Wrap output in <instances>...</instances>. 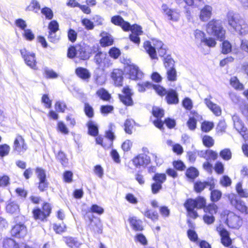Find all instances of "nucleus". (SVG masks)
Segmentation results:
<instances>
[{"instance_id":"1","label":"nucleus","mask_w":248,"mask_h":248,"mask_svg":"<svg viewBox=\"0 0 248 248\" xmlns=\"http://www.w3.org/2000/svg\"><path fill=\"white\" fill-rule=\"evenodd\" d=\"M227 20L229 26L239 34L246 35L248 34V25L238 14L229 11L227 15Z\"/></svg>"},{"instance_id":"2","label":"nucleus","mask_w":248,"mask_h":248,"mask_svg":"<svg viewBox=\"0 0 248 248\" xmlns=\"http://www.w3.org/2000/svg\"><path fill=\"white\" fill-rule=\"evenodd\" d=\"M205 199L202 196H198L196 199H188L184 203V206L186 208L188 216L193 219L198 217L197 212L195 208L202 209L206 204Z\"/></svg>"},{"instance_id":"3","label":"nucleus","mask_w":248,"mask_h":248,"mask_svg":"<svg viewBox=\"0 0 248 248\" xmlns=\"http://www.w3.org/2000/svg\"><path fill=\"white\" fill-rule=\"evenodd\" d=\"M206 31L209 34L220 41L225 38L226 31L223 27L222 21L219 20L210 21L206 25Z\"/></svg>"},{"instance_id":"4","label":"nucleus","mask_w":248,"mask_h":248,"mask_svg":"<svg viewBox=\"0 0 248 248\" xmlns=\"http://www.w3.org/2000/svg\"><path fill=\"white\" fill-rule=\"evenodd\" d=\"M163 43L157 39H154L152 42L146 41L144 43V47L152 59L157 58L156 49L163 46Z\"/></svg>"},{"instance_id":"5","label":"nucleus","mask_w":248,"mask_h":248,"mask_svg":"<svg viewBox=\"0 0 248 248\" xmlns=\"http://www.w3.org/2000/svg\"><path fill=\"white\" fill-rule=\"evenodd\" d=\"M233 127L242 136L244 140L248 141V130L240 117L236 114L232 116Z\"/></svg>"},{"instance_id":"6","label":"nucleus","mask_w":248,"mask_h":248,"mask_svg":"<svg viewBox=\"0 0 248 248\" xmlns=\"http://www.w3.org/2000/svg\"><path fill=\"white\" fill-rule=\"evenodd\" d=\"M137 88L139 92H144L146 89L153 88L158 94L166 93V89L159 85H154L152 83L146 81L139 82L137 85Z\"/></svg>"},{"instance_id":"7","label":"nucleus","mask_w":248,"mask_h":248,"mask_svg":"<svg viewBox=\"0 0 248 248\" xmlns=\"http://www.w3.org/2000/svg\"><path fill=\"white\" fill-rule=\"evenodd\" d=\"M51 208L48 203H46L43 205V209L39 208L34 209L32 213L35 220L44 221L51 213Z\"/></svg>"},{"instance_id":"8","label":"nucleus","mask_w":248,"mask_h":248,"mask_svg":"<svg viewBox=\"0 0 248 248\" xmlns=\"http://www.w3.org/2000/svg\"><path fill=\"white\" fill-rule=\"evenodd\" d=\"M99 46L98 45H93L91 49V53L97 52L94 56V61L99 67H101L103 63L106 64V62H108V57L106 53L99 51Z\"/></svg>"},{"instance_id":"9","label":"nucleus","mask_w":248,"mask_h":248,"mask_svg":"<svg viewBox=\"0 0 248 248\" xmlns=\"http://www.w3.org/2000/svg\"><path fill=\"white\" fill-rule=\"evenodd\" d=\"M125 71L129 78L132 80H140L143 78V73L139 67L134 64L128 65L125 67Z\"/></svg>"},{"instance_id":"10","label":"nucleus","mask_w":248,"mask_h":248,"mask_svg":"<svg viewBox=\"0 0 248 248\" xmlns=\"http://www.w3.org/2000/svg\"><path fill=\"white\" fill-rule=\"evenodd\" d=\"M208 186H209V189H214L215 187V181L212 177L208 178L207 181L203 182L197 181L194 184V189L198 193H201Z\"/></svg>"},{"instance_id":"11","label":"nucleus","mask_w":248,"mask_h":248,"mask_svg":"<svg viewBox=\"0 0 248 248\" xmlns=\"http://www.w3.org/2000/svg\"><path fill=\"white\" fill-rule=\"evenodd\" d=\"M150 162V156L144 154H139L132 159L134 165L137 168H140L141 167L145 168Z\"/></svg>"},{"instance_id":"12","label":"nucleus","mask_w":248,"mask_h":248,"mask_svg":"<svg viewBox=\"0 0 248 248\" xmlns=\"http://www.w3.org/2000/svg\"><path fill=\"white\" fill-rule=\"evenodd\" d=\"M217 231L220 236L221 243L225 247H229L232 243L229 232L221 225L217 227Z\"/></svg>"},{"instance_id":"13","label":"nucleus","mask_w":248,"mask_h":248,"mask_svg":"<svg viewBox=\"0 0 248 248\" xmlns=\"http://www.w3.org/2000/svg\"><path fill=\"white\" fill-rule=\"evenodd\" d=\"M226 222L230 228L233 229H239L242 224V220L239 217L232 212L227 215Z\"/></svg>"},{"instance_id":"14","label":"nucleus","mask_w":248,"mask_h":248,"mask_svg":"<svg viewBox=\"0 0 248 248\" xmlns=\"http://www.w3.org/2000/svg\"><path fill=\"white\" fill-rule=\"evenodd\" d=\"M152 114L156 119L154 120L153 123L154 125L159 129H161L163 126V123L161 120V118L164 116V110L157 107H154L152 109Z\"/></svg>"},{"instance_id":"15","label":"nucleus","mask_w":248,"mask_h":248,"mask_svg":"<svg viewBox=\"0 0 248 248\" xmlns=\"http://www.w3.org/2000/svg\"><path fill=\"white\" fill-rule=\"evenodd\" d=\"M123 92L124 94L119 96L121 101L126 106H132L133 102L131 97L133 94L131 90L128 86H126L123 88Z\"/></svg>"},{"instance_id":"16","label":"nucleus","mask_w":248,"mask_h":248,"mask_svg":"<svg viewBox=\"0 0 248 248\" xmlns=\"http://www.w3.org/2000/svg\"><path fill=\"white\" fill-rule=\"evenodd\" d=\"M11 233L13 236L23 238L27 233L26 227L23 224H16L12 228Z\"/></svg>"},{"instance_id":"17","label":"nucleus","mask_w":248,"mask_h":248,"mask_svg":"<svg viewBox=\"0 0 248 248\" xmlns=\"http://www.w3.org/2000/svg\"><path fill=\"white\" fill-rule=\"evenodd\" d=\"M11 233L13 236L23 238L27 233L26 227L23 224H16L12 228Z\"/></svg>"},{"instance_id":"18","label":"nucleus","mask_w":248,"mask_h":248,"mask_svg":"<svg viewBox=\"0 0 248 248\" xmlns=\"http://www.w3.org/2000/svg\"><path fill=\"white\" fill-rule=\"evenodd\" d=\"M111 22L115 25L121 27L125 31H129L130 28V24L124 20L120 16H114L111 18Z\"/></svg>"},{"instance_id":"19","label":"nucleus","mask_w":248,"mask_h":248,"mask_svg":"<svg viewBox=\"0 0 248 248\" xmlns=\"http://www.w3.org/2000/svg\"><path fill=\"white\" fill-rule=\"evenodd\" d=\"M123 72L119 69H114L111 73V78L116 86H122L123 82Z\"/></svg>"},{"instance_id":"20","label":"nucleus","mask_w":248,"mask_h":248,"mask_svg":"<svg viewBox=\"0 0 248 248\" xmlns=\"http://www.w3.org/2000/svg\"><path fill=\"white\" fill-rule=\"evenodd\" d=\"M211 98L212 96L209 95L208 98L204 99V102L206 106L216 116H220L221 114V109L218 105L211 101Z\"/></svg>"},{"instance_id":"21","label":"nucleus","mask_w":248,"mask_h":248,"mask_svg":"<svg viewBox=\"0 0 248 248\" xmlns=\"http://www.w3.org/2000/svg\"><path fill=\"white\" fill-rule=\"evenodd\" d=\"M7 213L13 215H17L20 212V208L18 203L14 201L8 202L5 208Z\"/></svg>"},{"instance_id":"22","label":"nucleus","mask_w":248,"mask_h":248,"mask_svg":"<svg viewBox=\"0 0 248 248\" xmlns=\"http://www.w3.org/2000/svg\"><path fill=\"white\" fill-rule=\"evenodd\" d=\"M165 94H166V99L168 104H175L178 103V94L175 90L173 89H170L168 91L166 90L165 93L159 95H164Z\"/></svg>"},{"instance_id":"23","label":"nucleus","mask_w":248,"mask_h":248,"mask_svg":"<svg viewBox=\"0 0 248 248\" xmlns=\"http://www.w3.org/2000/svg\"><path fill=\"white\" fill-rule=\"evenodd\" d=\"M162 10L167 16L169 20L177 21L179 19V13L176 10L169 9L166 5H162Z\"/></svg>"},{"instance_id":"24","label":"nucleus","mask_w":248,"mask_h":248,"mask_svg":"<svg viewBox=\"0 0 248 248\" xmlns=\"http://www.w3.org/2000/svg\"><path fill=\"white\" fill-rule=\"evenodd\" d=\"M15 24L17 27L22 30H24V35L25 37L28 40H31V31L30 30H25L27 24L24 20L21 18L16 19L15 21Z\"/></svg>"},{"instance_id":"25","label":"nucleus","mask_w":248,"mask_h":248,"mask_svg":"<svg viewBox=\"0 0 248 248\" xmlns=\"http://www.w3.org/2000/svg\"><path fill=\"white\" fill-rule=\"evenodd\" d=\"M212 12V7L208 5H205L201 9L200 18L202 21H206L210 18Z\"/></svg>"},{"instance_id":"26","label":"nucleus","mask_w":248,"mask_h":248,"mask_svg":"<svg viewBox=\"0 0 248 248\" xmlns=\"http://www.w3.org/2000/svg\"><path fill=\"white\" fill-rule=\"evenodd\" d=\"M14 149L18 153L25 151L27 146L24 143V140L20 136H17L14 141Z\"/></svg>"},{"instance_id":"27","label":"nucleus","mask_w":248,"mask_h":248,"mask_svg":"<svg viewBox=\"0 0 248 248\" xmlns=\"http://www.w3.org/2000/svg\"><path fill=\"white\" fill-rule=\"evenodd\" d=\"M3 247L4 248H30L26 244H22L20 246L13 239L7 238L4 240Z\"/></svg>"},{"instance_id":"28","label":"nucleus","mask_w":248,"mask_h":248,"mask_svg":"<svg viewBox=\"0 0 248 248\" xmlns=\"http://www.w3.org/2000/svg\"><path fill=\"white\" fill-rule=\"evenodd\" d=\"M129 221L130 225L134 231H141L143 230L142 222L141 220L138 219L135 217H133L129 218Z\"/></svg>"},{"instance_id":"29","label":"nucleus","mask_w":248,"mask_h":248,"mask_svg":"<svg viewBox=\"0 0 248 248\" xmlns=\"http://www.w3.org/2000/svg\"><path fill=\"white\" fill-rule=\"evenodd\" d=\"M64 241L70 248H78L81 245L77 238L72 237H64Z\"/></svg>"},{"instance_id":"30","label":"nucleus","mask_w":248,"mask_h":248,"mask_svg":"<svg viewBox=\"0 0 248 248\" xmlns=\"http://www.w3.org/2000/svg\"><path fill=\"white\" fill-rule=\"evenodd\" d=\"M88 133L91 136L95 137L98 134V128L97 125L92 121H89L87 124Z\"/></svg>"},{"instance_id":"31","label":"nucleus","mask_w":248,"mask_h":248,"mask_svg":"<svg viewBox=\"0 0 248 248\" xmlns=\"http://www.w3.org/2000/svg\"><path fill=\"white\" fill-rule=\"evenodd\" d=\"M178 4L185 2L188 6L198 7L203 3V0H175Z\"/></svg>"},{"instance_id":"32","label":"nucleus","mask_w":248,"mask_h":248,"mask_svg":"<svg viewBox=\"0 0 248 248\" xmlns=\"http://www.w3.org/2000/svg\"><path fill=\"white\" fill-rule=\"evenodd\" d=\"M199 172L198 170L193 167H191L187 169L186 172V177L192 181L199 176Z\"/></svg>"},{"instance_id":"33","label":"nucleus","mask_w":248,"mask_h":248,"mask_svg":"<svg viewBox=\"0 0 248 248\" xmlns=\"http://www.w3.org/2000/svg\"><path fill=\"white\" fill-rule=\"evenodd\" d=\"M76 73L78 77L83 79H86L90 77V74L88 70L83 67L77 68Z\"/></svg>"},{"instance_id":"34","label":"nucleus","mask_w":248,"mask_h":248,"mask_svg":"<svg viewBox=\"0 0 248 248\" xmlns=\"http://www.w3.org/2000/svg\"><path fill=\"white\" fill-rule=\"evenodd\" d=\"M204 210V211L206 214H209V215H213L216 214L217 211L218 207L214 203H209L207 206L206 204L202 208Z\"/></svg>"},{"instance_id":"35","label":"nucleus","mask_w":248,"mask_h":248,"mask_svg":"<svg viewBox=\"0 0 248 248\" xmlns=\"http://www.w3.org/2000/svg\"><path fill=\"white\" fill-rule=\"evenodd\" d=\"M193 35L194 36V40L197 43H202L205 38L204 32L200 30H196L194 31Z\"/></svg>"},{"instance_id":"36","label":"nucleus","mask_w":248,"mask_h":248,"mask_svg":"<svg viewBox=\"0 0 248 248\" xmlns=\"http://www.w3.org/2000/svg\"><path fill=\"white\" fill-rule=\"evenodd\" d=\"M236 190L239 196L242 198L248 197V189L243 188L242 184L239 182L236 186Z\"/></svg>"},{"instance_id":"37","label":"nucleus","mask_w":248,"mask_h":248,"mask_svg":"<svg viewBox=\"0 0 248 248\" xmlns=\"http://www.w3.org/2000/svg\"><path fill=\"white\" fill-rule=\"evenodd\" d=\"M230 83L231 85L236 90H242L244 89V85L240 82L236 77H232L230 79Z\"/></svg>"},{"instance_id":"38","label":"nucleus","mask_w":248,"mask_h":248,"mask_svg":"<svg viewBox=\"0 0 248 248\" xmlns=\"http://www.w3.org/2000/svg\"><path fill=\"white\" fill-rule=\"evenodd\" d=\"M209 190L211 191V201L214 202L218 201L222 196V192L220 190L214 189V188Z\"/></svg>"},{"instance_id":"39","label":"nucleus","mask_w":248,"mask_h":248,"mask_svg":"<svg viewBox=\"0 0 248 248\" xmlns=\"http://www.w3.org/2000/svg\"><path fill=\"white\" fill-rule=\"evenodd\" d=\"M35 174L39 181L47 180L46 171L41 167H37L35 170Z\"/></svg>"},{"instance_id":"40","label":"nucleus","mask_w":248,"mask_h":248,"mask_svg":"<svg viewBox=\"0 0 248 248\" xmlns=\"http://www.w3.org/2000/svg\"><path fill=\"white\" fill-rule=\"evenodd\" d=\"M167 179L166 175L165 173H156L153 177V180L157 183L162 185Z\"/></svg>"},{"instance_id":"41","label":"nucleus","mask_w":248,"mask_h":248,"mask_svg":"<svg viewBox=\"0 0 248 248\" xmlns=\"http://www.w3.org/2000/svg\"><path fill=\"white\" fill-rule=\"evenodd\" d=\"M203 144L206 147L210 148L214 144V140L210 136L204 135L202 138Z\"/></svg>"},{"instance_id":"42","label":"nucleus","mask_w":248,"mask_h":248,"mask_svg":"<svg viewBox=\"0 0 248 248\" xmlns=\"http://www.w3.org/2000/svg\"><path fill=\"white\" fill-rule=\"evenodd\" d=\"M78 47L77 57L83 60L88 59L89 58V55L84 48L81 47L80 46H78Z\"/></svg>"},{"instance_id":"43","label":"nucleus","mask_w":248,"mask_h":248,"mask_svg":"<svg viewBox=\"0 0 248 248\" xmlns=\"http://www.w3.org/2000/svg\"><path fill=\"white\" fill-rule=\"evenodd\" d=\"M21 55L22 58H23L25 62L26 63L27 65L31 67V54L30 51H27L25 49H21L20 50Z\"/></svg>"},{"instance_id":"44","label":"nucleus","mask_w":248,"mask_h":248,"mask_svg":"<svg viewBox=\"0 0 248 248\" xmlns=\"http://www.w3.org/2000/svg\"><path fill=\"white\" fill-rule=\"evenodd\" d=\"M41 12L45 16L46 19L51 20L53 18V12L50 8L45 7L41 9Z\"/></svg>"},{"instance_id":"45","label":"nucleus","mask_w":248,"mask_h":248,"mask_svg":"<svg viewBox=\"0 0 248 248\" xmlns=\"http://www.w3.org/2000/svg\"><path fill=\"white\" fill-rule=\"evenodd\" d=\"M214 124L213 122L204 121L202 123L201 129L204 132H208L214 127Z\"/></svg>"},{"instance_id":"46","label":"nucleus","mask_w":248,"mask_h":248,"mask_svg":"<svg viewBox=\"0 0 248 248\" xmlns=\"http://www.w3.org/2000/svg\"><path fill=\"white\" fill-rule=\"evenodd\" d=\"M44 74L47 78L55 79L58 77V74L53 70L48 68H45L44 69Z\"/></svg>"},{"instance_id":"47","label":"nucleus","mask_w":248,"mask_h":248,"mask_svg":"<svg viewBox=\"0 0 248 248\" xmlns=\"http://www.w3.org/2000/svg\"><path fill=\"white\" fill-rule=\"evenodd\" d=\"M134 121L132 119H127L126 120L124 126L125 132L128 134H131L132 133V128L133 127V123Z\"/></svg>"},{"instance_id":"48","label":"nucleus","mask_w":248,"mask_h":248,"mask_svg":"<svg viewBox=\"0 0 248 248\" xmlns=\"http://www.w3.org/2000/svg\"><path fill=\"white\" fill-rule=\"evenodd\" d=\"M144 215L154 221L158 219V213L156 211H152L150 210L147 209L144 213Z\"/></svg>"},{"instance_id":"49","label":"nucleus","mask_w":248,"mask_h":248,"mask_svg":"<svg viewBox=\"0 0 248 248\" xmlns=\"http://www.w3.org/2000/svg\"><path fill=\"white\" fill-rule=\"evenodd\" d=\"M113 39L111 36L107 35L103 37L100 40V44L103 46H108L112 45Z\"/></svg>"},{"instance_id":"50","label":"nucleus","mask_w":248,"mask_h":248,"mask_svg":"<svg viewBox=\"0 0 248 248\" xmlns=\"http://www.w3.org/2000/svg\"><path fill=\"white\" fill-rule=\"evenodd\" d=\"M96 94L101 99L104 100H108L110 98V94L103 88L98 90Z\"/></svg>"},{"instance_id":"51","label":"nucleus","mask_w":248,"mask_h":248,"mask_svg":"<svg viewBox=\"0 0 248 248\" xmlns=\"http://www.w3.org/2000/svg\"><path fill=\"white\" fill-rule=\"evenodd\" d=\"M219 155L225 160H229L232 158V152L228 148L221 150L220 152Z\"/></svg>"},{"instance_id":"52","label":"nucleus","mask_w":248,"mask_h":248,"mask_svg":"<svg viewBox=\"0 0 248 248\" xmlns=\"http://www.w3.org/2000/svg\"><path fill=\"white\" fill-rule=\"evenodd\" d=\"M232 45L227 40L224 41L222 43V52L223 54H228L232 50Z\"/></svg>"},{"instance_id":"53","label":"nucleus","mask_w":248,"mask_h":248,"mask_svg":"<svg viewBox=\"0 0 248 248\" xmlns=\"http://www.w3.org/2000/svg\"><path fill=\"white\" fill-rule=\"evenodd\" d=\"M84 111L86 115L89 118H92L94 115V111L93 107L88 103L84 104Z\"/></svg>"},{"instance_id":"54","label":"nucleus","mask_w":248,"mask_h":248,"mask_svg":"<svg viewBox=\"0 0 248 248\" xmlns=\"http://www.w3.org/2000/svg\"><path fill=\"white\" fill-rule=\"evenodd\" d=\"M57 157L63 166H67L68 163V159L62 152L60 151L57 155Z\"/></svg>"},{"instance_id":"55","label":"nucleus","mask_w":248,"mask_h":248,"mask_svg":"<svg viewBox=\"0 0 248 248\" xmlns=\"http://www.w3.org/2000/svg\"><path fill=\"white\" fill-rule=\"evenodd\" d=\"M235 207L242 213L248 214V208L245 205V203L241 201H236Z\"/></svg>"},{"instance_id":"56","label":"nucleus","mask_w":248,"mask_h":248,"mask_svg":"<svg viewBox=\"0 0 248 248\" xmlns=\"http://www.w3.org/2000/svg\"><path fill=\"white\" fill-rule=\"evenodd\" d=\"M167 78L170 81H175L176 79V71L174 68L167 69Z\"/></svg>"},{"instance_id":"57","label":"nucleus","mask_w":248,"mask_h":248,"mask_svg":"<svg viewBox=\"0 0 248 248\" xmlns=\"http://www.w3.org/2000/svg\"><path fill=\"white\" fill-rule=\"evenodd\" d=\"M81 23L88 30H93L94 27L93 22L88 18L82 19Z\"/></svg>"},{"instance_id":"58","label":"nucleus","mask_w":248,"mask_h":248,"mask_svg":"<svg viewBox=\"0 0 248 248\" xmlns=\"http://www.w3.org/2000/svg\"><path fill=\"white\" fill-rule=\"evenodd\" d=\"M48 185L47 180H40L38 183V188L41 192L45 191L47 189Z\"/></svg>"},{"instance_id":"59","label":"nucleus","mask_w":248,"mask_h":248,"mask_svg":"<svg viewBox=\"0 0 248 248\" xmlns=\"http://www.w3.org/2000/svg\"><path fill=\"white\" fill-rule=\"evenodd\" d=\"M174 61L169 56L164 59V65L167 69L174 68Z\"/></svg>"},{"instance_id":"60","label":"nucleus","mask_w":248,"mask_h":248,"mask_svg":"<svg viewBox=\"0 0 248 248\" xmlns=\"http://www.w3.org/2000/svg\"><path fill=\"white\" fill-rule=\"evenodd\" d=\"M108 53L111 58L116 59L120 55L121 51L118 48L114 47L109 49Z\"/></svg>"},{"instance_id":"61","label":"nucleus","mask_w":248,"mask_h":248,"mask_svg":"<svg viewBox=\"0 0 248 248\" xmlns=\"http://www.w3.org/2000/svg\"><path fill=\"white\" fill-rule=\"evenodd\" d=\"M218 156L217 153L212 150H207V154L206 160L211 161L216 160Z\"/></svg>"},{"instance_id":"62","label":"nucleus","mask_w":248,"mask_h":248,"mask_svg":"<svg viewBox=\"0 0 248 248\" xmlns=\"http://www.w3.org/2000/svg\"><path fill=\"white\" fill-rule=\"evenodd\" d=\"M78 48V46H71L69 47L67 51V57L71 59L77 57V52Z\"/></svg>"},{"instance_id":"63","label":"nucleus","mask_w":248,"mask_h":248,"mask_svg":"<svg viewBox=\"0 0 248 248\" xmlns=\"http://www.w3.org/2000/svg\"><path fill=\"white\" fill-rule=\"evenodd\" d=\"M59 24L56 20H52L48 25L49 31L57 32L59 30Z\"/></svg>"},{"instance_id":"64","label":"nucleus","mask_w":248,"mask_h":248,"mask_svg":"<svg viewBox=\"0 0 248 248\" xmlns=\"http://www.w3.org/2000/svg\"><path fill=\"white\" fill-rule=\"evenodd\" d=\"M186 124L190 130H194L196 127L197 121L194 117H190Z\"/></svg>"}]
</instances>
